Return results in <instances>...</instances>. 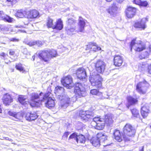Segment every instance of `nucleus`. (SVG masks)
Listing matches in <instances>:
<instances>
[{
	"instance_id": "1",
	"label": "nucleus",
	"mask_w": 151,
	"mask_h": 151,
	"mask_svg": "<svg viewBox=\"0 0 151 151\" xmlns=\"http://www.w3.org/2000/svg\"><path fill=\"white\" fill-rule=\"evenodd\" d=\"M52 90L47 91L43 95L42 99L37 100L40 99V96L43 94L42 92H40L38 94L36 93H32L31 95L30 99L28 102L30 105L32 107H37L42 104V103L47 100L45 103V106L48 109H51L54 107L55 105L54 100L51 98Z\"/></svg>"
},
{
	"instance_id": "2",
	"label": "nucleus",
	"mask_w": 151,
	"mask_h": 151,
	"mask_svg": "<svg viewBox=\"0 0 151 151\" xmlns=\"http://www.w3.org/2000/svg\"><path fill=\"white\" fill-rule=\"evenodd\" d=\"M136 44L137 46H134V50L136 53L140 52L146 49L145 45L143 44L141 40H138L137 37L132 39L129 43V48L131 52L132 51L133 48Z\"/></svg>"
},
{
	"instance_id": "3",
	"label": "nucleus",
	"mask_w": 151,
	"mask_h": 151,
	"mask_svg": "<svg viewBox=\"0 0 151 151\" xmlns=\"http://www.w3.org/2000/svg\"><path fill=\"white\" fill-rule=\"evenodd\" d=\"M124 134V137L126 140L130 141L129 138L134 136L136 130L132 125L129 123L126 124L124 126L123 130Z\"/></svg>"
},
{
	"instance_id": "4",
	"label": "nucleus",
	"mask_w": 151,
	"mask_h": 151,
	"mask_svg": "<svg viewBox=\"0 0 151 151\" xmlns=\"http://www.w3.org/2000/svg\"><path fill=\"white\" fill-rule=\"evenodd\" d=\"M89 80L91 85L98 89L102 88V78L99 75H91Z\"/></svg>"
},
{
	"instance_id": "5",
	"label": "nucleus",
	"mask_w": 151,
	"mask_h": 151,
	"mask_svg": "<svg viewBox=\"0 0 151 151\" xmlns=\"http://www.w3.org/2000/svg\"><path fill=\"white\" fill-rule=\"evenodd\" d=\"M81 83H76L74 85V92L76 99L84 97L86 95L85 90L82 88Z\"/></svg>"
},
{
	"instance_id": "6",
	"label": "nucleus",
	"mask_w": 151,
	"mask_h": 151,
	"mask_svg": "<svg viewBox=\"0 0 151 151\" xmlns=\"http://www.w3.org/2000/svg\"><path fill=\"white\" fill-rule=\"evenodd\" d=\"M149 84L145 80L138 82L136 85V90L140 94L146 93L148 90Z\"/></svg>"
},
{
	"instance_id": "7",
	"label": "nucleus",
	"mask_w": 151,
	"mask_h": 151,
	"mask_svg": "<svg viewBox=\"0 0 151 151\" xmlns=\"http://www.w3.org/2000/svg\"><path fill=\"white\" fill-rule=\"evenodd\" d=\"M78 116L82 121L87 122L93 117V115L92 112L90 111L81 110L79 111Z\"/></svg>"
},
{
	"instance_id": "8",
	"label": "nucleus",
	"mask_w": 151,
	"mask_h": 151,
	"mask_svg": "<svg viewBox=\"0 0 151 151\" xmlns=\"http://www.w3.org/2000/svg\"><path fill=\"white\" fill-rule=\"evenodd\" d=\"M62 84L68 89H71L73 87V79L69 75L63 77L61 80Z\"/></svg>"
},
{
	"instance_id": "9",
	"label": "nucleus",
	"mask_w": 151,
	"mask_h": 151,
	"mask_svg": "<svg viewBox=\"0 0 151 151\" xmlns=\"http://www.w3.org/2000/svg\"><path fill=\"white\" fill-rule=\"evenodd\" d=\"M127 103L125 104L126 108L129 109L132 106L137 104L139 102L138 98L136 96H128L126 98Z\"/></svg>"
},
{
	"instance_id": "10",
	"label": "nucleus",
	"mask_w": 151,
	"mask_h": 151,
	"mask_svg": "<svg viewBox=\"0 0 151 151\" xmlns=\"http://www.w3.org/2000/svg\"><path fill=\"white\" fill-rule=\"evenodd\" d=\"M106 64L103 60H98L95 63V68L99 73H103L105 69Z\"/></svg>"
},
{
	"instance_id": "11",
	"label": "nucleus",
	"mask_w": 151,
	"mask_h": 151,
	"mask_svg": "<svg viewBox=\"0 0 151 151\" xmlns=\"http://www.w3.org/2000/svg\"><path fill=\"white\" fill-rule=\"evenodd\" d=\"M93 121L96 123V125L95 128L98 130H102L104 129L105 125L103 122L102 118L99 117H95L93 119Z\"/></svg>"
},
{
	"instance_id": "12",
	"label": "nucleus",
	"mask_w": 151,
	"mask_h": 151,
	"mask_svg": "<svg viewBox=\"0 0 151 151\" xmlns=\"http://www.w3.org/2000/svg\"><path fill=\"white\" fill-rule=\"evenodd\" d=\"M137 11L136 8L130 6H128L125 11V16L128 19H132L136 15Z\"/></svg>"
},
{
	"instance_id": "13",
	"label": "nucleus",
	"mask_w": 151,
	"mask_h": 151,
	"mask_svg": "<svg viewBox=\"0 0 151 151\" xmlns=\"http://www.w3.org/2000/svg\"><path fill=\"white\" fill-rule=\"evenodd\" d=\"M38 57L41 60L45 62H48L50 60L48 50H41L38 54Z\"/></svg>"
},
{
	"instance_id": "14",
	"label": "nucleus",
	"mask_w": 151,
	"mask_h": 151,
	"mask_svg": "<svg viewBox=\"0 0 151 151\" xmlns=\"http://www.w3.org/2000/svg\"><path fill=\"white\" fill-rule=\"evenodd\" d=\"M114 139L117 141L121 142L124 140L125 142L129 141L128 140H126L125 138H124V134H122L120 131L118 129H115L114 130L113 133Z\"/></svg>"
},
{
	"instance_id": "15",
	"label": "nucleus",
	"mask_w": 151,
	"mask_h": 151,
	"mask_svg": "<svg viewBox=\"0 0 151 151\" xmlns=\"http://www.w3.org/2000/svg\"><path fill=\"white\" fill-rule=\"evenodd\" d=\"M78 78L80 80H83L87 77L86 71L85 69L83 67L78 68L76 70L75 73Z\"/></svg>"
},
{
	"instance_id": "16",
	"label": "nucleus",
	"mask_w": 151,
	"mask_h": 151,
	"mask_svg": "<svg viewBox=\"0 0 151 151\" xmlns=\"http://www.w3.org/2000/svg\"><path fill=\"white\" fill-rule=\"evenodd\" d=\"M40 17L39 11L35 9H32L27 11L26 18L28 19H34Z\"/></svg>"
},
{
	"instance_id": "17",
	"label": "nucleus",
	"mask_w": 151,
	"mask_h": 151,
	"mask_svg": "<svg viewBox=\"0 0 151 151\" xmlns=\"http://www.w3.org/2000/svg\"><path fill=\"white\" fill-rule=\"evenodd\" d=\"M86 50L95 52L101 50V48L100 47L98 46L96 43L91 42H89L87 45Z\"/></svg>"
},
{
	"instance_id": "18",
	"label": "nucleus",
	"mask_w": 151,
	"mask_h": 151,
	"mask_svg": "<svg viewBox=\"0 0 151 151\" xmlns=\"http://www.w3.org/2000/svg\"><path fill=\"white\" fill-rule=\"evenodd\" d=\"M2 100L3 104L7 106L10 105L13 101L12 96L8 93H6L4 95Z\"/></svg>"
},
{
	"instance_id": "19",
	"label": "nucleus",
	"mask_w": 151,
	"mask_h": 151,
	"mask_svg": "<svg viewBox=\"0 0 151 151\" xmlns=\"http://www.w3.org/2000/svg\"><path fill=\"white\" fill-rule=\"evenodd\" d=\"M123 62V58L122 56L119 55H116L114 56L113 63L116 67H120L122 65Z\"/></svg>"
},
{
	"instance_id": "20",
	"label": "nucleus",
	"mask_w": 151,
	"mask_h": 151,
	"mask_svg": "<svg viewBox=\"0 0 151 151\" xmlns=\"http://www.w3.org/2000/svg\"><path fill=\"white\" fill-rule=\"evenodd\" d=\"M8 114L9 116L14 117L17 121L22 119L24 114L23 112H15L11 111H8Z\"/></svg>"
},
{
	"instance_id": "21",
	"label": "nucleus",
	"mask_w": 151,
	"mask_h": 151,
	"mask_svg": "<svg viewBox=\"0 0 151 151\" xmlns=\"http://www.w3.org/2000/svg\"><path fill=\"white\" fill-rule=\"evenodd\" d=\"M78 25V28L77 32H83L86 26V22L84 19L81 16L79 17Z\"/></svg>"
},
{
	"instance_id": "22",
	"label": "nucleus",
	"mask_w": 151,
	"mask_h": 151,
	"mask_svg": "<svg viewBox=\"0 0 151 151\" xmlns=\"http://www.w3.org/2000/svg\"><path fill=\"white\" fill-rule=\"evenodd\" d=\"M38 115L35 112H27L25 114L24 117L27 121L30 122L37 118Z\"/></svg>"
},
{
	"instance_id": "23",
	"label": "nucleus",
	"mask_w": 151,
	"mask_h": 151,
	"mask_svg": "<svg viewBox=\"0 0 151 151\" xmlns=\"http://www.w3.org/2000/svg\"><path fill=\"white\" fill-rule=\"evenodd\" d=\"M27 13V10L24 9H20L17 10L16 11L14 15L18 18H26Z\"/></svg>"
},
{
	"instance_id": "24",
	"label": "nucleus",
	"mask_w": 151,
	"mask_h": 151,
	"mask_svg": "<svg viewBox=\"0 0 151 151\" xmlns=\"http://www.w3.org/2000/svg\"><path fill=\"white\" fill-rule=\"evenodd\" d=\"M143 19H142L140 21L134 22L133 26L136 29L140 30H144L147 27L145 22L143 21Z\"/></svg>"
},
{
	"instance_id": "25",
	"label": "nucleus",
	"mask_w": 151,
	"mask_h": 151,
	"mask_svg": "<svg viewBox=\"0 0 151 151\" xmlns=\"http://www.w3.org/2000/svg\"><path fill=\"white\" fill-rule=\"evenodd\" d=\"M0 20H3L8 23H11L13 19L5 14L3 11H0Z\"/></svg>"
},
{
	"instance_id": "26",
	"label": "nucleus",
	"mask_w": 151,
	"mask_h": 151,
	"mask_svg": "<svg viewBox=\"0 0 151 151\" xmlns=\"http://www.w3.org/2000/svg\"><path fill=\"white\" fill-rule=\"evenodd\" d=\"M102 118L103 122L107 127L111 126L113 123L114 121L112 116L109 114L105 115L104 117Z\"/></svg>"
},
{
	"instance_id": "27",
	"label": "nucleus",
	"mask_w": 151,
	"mask_h": 151,
	"mask_svg": "<svg viewBox=\"0 0 151 151\" xmlns=\"http://www.w3.org/2000/svg\"><path fill=\"white\" fill-rule=\"evenodd\" d=\"M63 28V22L61 18L56 20L55 24L54 25L53 29H55L58 31L62 30Z\"/></svg>"
},
{
	"instance_id": "28",
	"label": "nucleus",
	"mask_w": 151,
	"mask_h": 151,
	"mask_svg": "<svg viewBox=\"0 0 151 151\" xmlns=\"http://www.w3.org/2000/svg\"><path fill=\"white\" fill-rule=\"evenodd\" d=\"M90 93L93 96H96L99 97V99H101L103 96L102 93L97 89H93L90 90Z\"/></svg>"
},
{
	"instance_id": "29",
	"label": "nucleus",
	"mask_w": 151,
	"mask_h": 151,
	"mask_svg": "<svg viewBox=\"0 0 151 151\" xmlns=\"http://www.w3.org/2000/svg\"><path fill=\"white\" fill-rule=\"evenodd\" d=\"M118 8L115 4L113 3L111 6L109 7L107 10L108 12L110 15H113L114 12L117 11Z\"/></svg>"
},
{
	"instance_id": "30",
	"label": "nucleus",
	"mask_w": 151,
	"mask_h": 151,
	"mask_svg": "<svg viewBox=\"0 0 151 151\" xmlns=\"http://www.w3.org/2000/svg\"><path fill=\"white\" fill-rule=\"evenodd\" d=\"M26 98L25 96L19 95L17 98L18 101L23 105H26L27 104V102L26 101Z\"/></svg>"
},
{
	"instance_id": "31",
	"label": "nucleus",
	"mask_w": 151,
	"mask_h": 151,
	"mask_svg": "<svg viewBox=\"0 0 151 151\" xmlns=\"http://www.w3.org/2000/svg\"><path fill=\"white\" fill-rule=\"evenodd\" d=\"M90 142L95 147H98L100 145V139L96 137H93L90 140Z\"/></svg>"
},
{
	"instance_id": "32",
	"label": "nucleus",
	"mask_w": 151,
	"mask_h": 151,
	"mask_svg": "<svg viewBox=\"0 0 151 151\" xmlns=\"http://www.w3.org/2000/svg\"><path fill=\"white\" fill-rule=\"evenodd\" d=\"M46 26L48 28H52V29L54 26V20L50 17H48L46 23Z\"/></svg>"
},
{
	"instance_id": "33",
	"label": "nucleus",
	"mask_w": 151,
	"mask_h": 151,
	"mask_svg": "<svg viewBox=\"0 0 151 151\" xmlns=\"http://www.w3.org/2000/svg\"><path fill=\"white\" fill-rule=\"evenodd\" d=\"M132 116L133 118H139L140 115L139 110L136 108H133L130 109Z\"/></svg>"
},
{
	"instance_id": "34",
	"label": "nucleus",
	"mask_w": 151,
	"mask_h": 151,
	"mask_svg": "<svg viewBox=\"0 0 151 151\" xmlns=\"http://www.w3.org/2000/svg\"><path fill=\"white\" fill-rule=\"evenodd\" d=\"M15 68L17 70L22 73H25L26 71L23 65L21 63H17L15 65Z\"/></svg>"
},
{
	"instance_id": "35",
	"label": "nucleus",
	"mask_w": 151,
	"mask_h": 151,
	"mask_svg": "<svg viewBox=\"0 0 151 151\" xmlns=\"http://www.w3.org/2000/svg\"><path fill=\"white\" fill-rule=\"evenodd\" d=\"M50 60L52 58L57 57L58 55V54L56 50L54 49L48 50Z\"/></svg>"
},
{
	"instance_id": "36",
	"label": "nucleus",
	"mask_w": 151,
	"mask_h": 151,
	"mask_svg": "<svg viewBox=\"0 0 151 151\" xmlns=\"http://www.w3.org/2000/svg\"><path fill=\"white\" fill-rule=\"evenodd\" d=\"M149 55V53L147 51H145L140 54L138 56V58L140 60H142L144 59L147 58Z\"/></svg>"
},
{
	"instance_id": "37",
	"label": "nucleus",
	"mask_w": 151,
	"mask_h": 151,
	"mask_svg": "<svg viewBox=\"0 0 151 151\" xmlns=\"http://www.w3.org/2000/svg\"><path fill=\"white\" fill-rule=\"evenodd\" d=\"M42 44L41 42H40L39 41L30 42L27 43V45L30 46H32L35 45H37L39 46L40 45H42Z\"/></svg>"
},
{
	"instance_id": "38",
	"label": "nucleus",
	"mask_w": 151,
	"mask_h": 151,
	"mask_svg": "<svg viewBox=\"0 0 151 151\" xmlns=\"http://www.w3.org/2000/svg\"><path fill=\"white\" fill-rule=\"evenodd\" d=\"M85 141V138L83 135H79L76 139V142H79L80 143H84Z\"/></svg>"
},
{
	"instance_id": "39",
	"label": "nucleus",
	"mask_w": 151,
	"mask_h": 151,
	"mask_svg": "<svg viewBox=\"0 0 151 151\" xmlns=\"http://www.w3.org/2000/svg\"><path fill=\"white\" fill-rule=\"evenodd\" d=\"M140 111L150 112L149 107L147 104L144 105L142 106L140 109Z\"/></svg>"
},
{
	"instance_id": "40",
	"label": "nucleus",
	"mask_w": 151,
	"mask_h": 151,
	"mask_svg": "<svg viewBox=\"0 0 151 151\" xmlns=\"http://www.w3.org/2000/svg\"><path fill=\"white\" fill-rule=\"evenodd\" d=\"M150 112L140 111L141 114L143 119L146 118L148 116Z\"/></svg>"
},
{
	"instance_id": "41",
	"label": "nucleus",
	"mask_w": 151,
	"mask_h": 151,
	"mask_svg": "<svg viewBox=\"0 0 151 151\" xmlns=\"http://www.w3.org/2000/svg\"><path fill=\"white\" fill-rule=\"evenodd\" d=\"M78 137V135L76 133L74 132L69 136L68 138V139L70 140L71 139H75L76 141V139H77Z\"/></svg>"
},
{
	"instance_id": "42",
	"label": "nucleus",
	"mask_w": 151,
	"mask_h": 151,
	"mask_svg": "<svg viewBox=\"0 0 151 151\" xmlns=\"http://www.w3.org/2000/svg\"><path fill=\"white\" fill-rule=\"evenodd\" d=\"M76 22V20L72 19H69L68 20V24L69 25L71 26L75 24Z\"/></svg>"
},
{
	"instance_id": "43",
	"label": "nucleus",
	"mask_w": 151,
	"mask_h": 151,
	"mask_svg": "<svg viewBox=\"0 0 151 151\" xmlns=\"http://www.w3.org/2000/svg\"><path fill=\"white\" fill-rule=\"evenodd\" d=\"M97 138H98L99 139H102V137H106V136L104 135V134L102 132H100L98 133L97 134Z\"/></svg>"
},
{
	"instance_id": "44",
	"label": "nucleus",
	"mask_w": 151,
	"mask_h": 151,
	"mask_svg": "<svg viewBox=\"0 0 151 151\" xmlns=\"http://www.w3.org/2000/svg\"><path fill=\"white\" fill-rule=\"evenodd\" d=\"M0 56L2 59L4 60H5L7 59L8 57L7 54H5L4 52H2L0 54Z\"/></svg>"
},
{
	"instance_id": "45",
	"label": "nucleus",
	"mask_w": 151,
	"mask_h": 151,
	"mask_svg": "<svg viewBox=\"0 0 151 151\" xmlns=\"http://www.w3.org/2000/svg\"><path fill=\"white\" fill-rule=\"evenodd\" d=\"M148 5V3L146 1H141L140 4L139 6L146 7Z\"/></svg>"
},
{
	"instance_id": "46",
	"label": "nucleus",
	"mask_w": 151,
	"mask_h": 151,
	"mask_svg": "<svg viewBox=\"0 0 151 151\" xmlns=\"http://www.w3.org/2000/svg\"><path fill=\"white\" fill-rule=\"evenodd\" d=\"M6 1L10 3L11 5H13L18 2V0H6Z\"/></svg>"
},
{
	"instance_id": "47",
	"label": "nucleus",
	"mask_w": 151,
	"mask_h": 151,
	"mask_svg": "<svg viewBox=\"0 0 151 151\" xmlns=\"http://www.w3.org/2000/svg\"><path fill=\"white\" fill-rule=\"evenodd\" d=\"M147 72L149 74L151 75V63L147 66Z\"/></svg>"
},
{
	"instance_id": "48",
	"label": "nucleus",
	"mask_w": 151,
	"mask_h": 151,
	"mask_svg": "<svg viewBox=\"0 0 151 151\" xmlns=\"http://www.w3.org/2000/svg\"><path fill=\"white\" fill-rule=\"evenodd\" d=\"M55 89L56 91H59L60 90H62L63 91L64 90V88H63L61 86H57L55 87Z\"/></svg>"
},
{
	"instance_id": "49",
	"label": "nucleus",
	"mask_w": 151,
	"mask_h": 151,
	"mask_svg": "<svg viewBox=\"0 0 151 151\" xmlns=\"http://www.w3.org/2000/svg\"><path fill=\"white\" fill-rule=\"evenodd\" d=\"M141 0H134L133 2L134 4L139 6L140 4Z\"/></svg>"
},
{
	"instance_id": "50",
	"label": "nucleus",
	"mask_w": 151,
	"mask_h": 151,
	"mask_svg": "<svg viewBox=\"0 0 151 151\" xmlns=\"http://www.w3.org/2000/svg\"><path fill=\"white\" fill-rule=\"evenodd\" d=\"M19 40L18 39L16 38H12L10 39V41L13 42H18L19 41Z\"/></svg>"
},
{
	"instance_id": "51",
	"label": "nucleus",
	"mask_w": 151,
	"mask_h": 151,
	"mask_svg": "<svg viewBox=\"0 0 151 151\" xmlns=\"http://www.w3.org/2000/svg\"><path fill=\"white\" fill-rule=\"evenodd\" d=\"M15 52L12 49L9 50V54L10 55L13 56L14 55Z\"/></svg>"
},
{
	"instance_id": "52",
	"label": "nucleus",
	"mask_w": 151,
	"mask_h": 151,
	"mask_svg": "<svg viewBox=\"0 0 151 151\" xmlns=\"http://www.w3.org/2000/svg\"><path fill=\"white\" fill-rule=\"evenodd\" d=\"M69 133L68 132H65L64 133L63 136L64 137L67 138L69 134Z\"/></svg>"
},
{
	"instance_id": "53",
	"label": "nucleus",
	"mask_w": 151,
	"mask_h": 151,
	"mask_svg": "<svg viewBox=\"0 0 151 151\" xmlns=\"http://www.w3.org/2000/svg\"><path fill=\"white\" fill-rule=\"evenodd\" d=\"M75 29L73 28H70V29L68 28H66L65 30L68 32L69 31H71V30H72V31H74Z\"/></svg>"
},
{
	"instance_id": "54",
	"label": "nucleus",
	"mask_w": 151,
	"mask_h": 151,
	"mask_svg": "<svg viewBox=\"0 0 151 151\" xmlns=\"http://www.w3.org/2000/svg\"><path fill=\"white\" fill-rule=\"evenodd\" d=\"M4 139L6 140H8L9 141H12V140L11 139H9L8 137H5L4 138Z\"/></svg>"
},
{
	"instance_id": "55",
	"label": "nucleus",
	"mask_w": 151,
	"mask_h": 151,
	"mask_svg": "<svg viewBox=\"0 0 151 151\" xmlns=\"http://www.w3.org/2000/svg\"><path fill=\"white\" fill-rule=\"evenodd\" d=\"M139 151H144V146H142L141 148V149L139 150Z\"/></svg>"
},
{
	"instance_id": "56",
	"label": "nucleus",
	"mask_w": 151,
	"mask_h": 151,
	"mask_svg": "<svg viewBox=\"0 0 151 151\" xmlns=\"http://www.w3.org/2000/svg\"><path fill=\"white\" fill-rule=\"evenodd\" d=\"M2 108L1 107V105L0 104V113H2Z\"/></svg>"
},
{
	"instance_id": "57",
	"label": "nucleus",
	"mask_w": 151,
	"mask_h": 151,
	"mask_svg": "<svg viewBox=\"0 0 151 151\" xmlns=\"http://www.w3.org/2000/svg\"><path fill=\"white\" fill-rule=\"evenodd\" d=\"M124 0H116V1L119 3H121Z\"/></svg>"
},
{
	"instance_id": "58",
	"label": "nucleus",
	"mask_w": 151,
	"mask_h": 151,
	"mask_svg": "<svg viewBox=\"0 0 151 151\" xmlns=\"http://www.w3.org/2000/svg\"><path fill=\"white\" fill-rule=\"evenodd\" d=\"M144 19L145 20V21H148V19L147 18V17H146L145 18H144Z\"/></svg>"
},
{
	"instance_id": "59",
	"label": "nucleus",
	"mask_w": 151,
	"mask_h": 151,
	"mask_svg": "<svg viewBox=\"0 0 151 151\" xmlns=\"http://www.w3.org/2000/svg\"><path fill=\"white\" fill-rule=\"evenodd\" d=\"M107 2H110L112 0H106Z\"/></svg>"
},
{
	"instance_id": "60",
	"label": "nucleus",
	"mask_w": 151,
	"mask_h": 151,
	"mask_svg": "<svg viewBox=\"0 0 151 151\" xmlns=\"http://www.w3.org/2000/svg\"><path fill=\"white\" fill-rule=\"evenodd\" d=\"M0 29L1 30H4V28H1V27H0Z\"/></svg>"
},
{
	"instance_id": "61",
	"label": "nucleus",
	"mask_w": 151,
	"mask_h": 151,
	"mask_svg": "<svg viewBox=\"0 0 151 151\" xmlns=\"http://www.w3.org/2000/svg\"><path fill=\"white\" fill-rule=\"evenodd\" d=\"M150 52H151V47H150Z\"/></svg>"
},
{
	"instance_id": "62",
	"label": "nucleus",
	"mask_w": 151,
	"mask_h": 151,
	"mask_svg": "<svg viewBox=\"0 0 151 151\" xmlns=\"http://www.w3.org/2000/svg\"><path fill=\"white\" fill-rule=\"evenodd\" d=\"M145 65V64H144V65H143V64H142V65Z\"/></svg>"
}]
</instances>
